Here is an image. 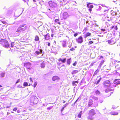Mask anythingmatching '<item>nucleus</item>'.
<instances>
[{
	"mask_svg": "<svg viewBox=\"0 0 120 120\" xmlns=\"http://www.w3.org/2000/svg\"><path fill=\"white\" fill-rule=\"evenodd\" d=\"M27 28V26L25 25H20L17 29L16 32L20 33L25 31Z\"/></svg>",
	"mask_w": 120,
	"mask_h": 120,
	"instance_id": "obj_1",
	"label": "nucleus"
},
{
	"mask_svg": "<svg viewBox=\"0 0 120 120\" xmlns=\"http://www.w3.org/2000/svg\"><path fill=\"white\" fill-rule=\"evenodd\" d=\"M96 114V112L93 109H92L90 110L89 113V116L87 118L88 120H92L94 119L93 116Z\"/></svg>",
	"mask_w": 120,
	"mask_h": 120,
	"instance_id": "obj_2",
	"label": "nucleus"
},
{
	"mask_svg": "<svg viewBox=\"0 0 120 120\" xmlns=\"http://www.w3.org/2000/svg\"><path fill=\"white\" fill-rule=\"evenodd\" d=\"M0 44L2 45L5 48H8L9 46L8 41L5 39L1 40L0 41Z\"/></svg>",
	"mask_w": 120,
	"mask_h": 120,
	"instance_id": "obj_3",
	"label": "nucleus"
},
{
	"mask_svg": "<svg viewBox=\"0 0 120 120\" xmlns=\"http://www.w3.org/2000/svg\"><path fill=\"white\" fill-rule=\"evenodd\" d=\"M48 4L49 6L51 7H55L57 6V4L56 2L50 1L49 2Z\"/></svg>",
	"mask_w": 120,
	"mask_h": 120,
	"instance_id": "obj_4",
	"label": "nucleus"
},
{
	"mask_svg": "<svg viewBox=\"0 0 120 120\" xmlns=\"http://www.w3.org/2000/svg\"><path fill=\"white\" fill-rule=\"evenodd\" d=\"M103 84L104 86L106 87L109 86L111 84L110 81L108 80L104 81Z\"/></svg>",
	"mask_w": 120,
	"mask_h": 120,
	"instance_id": "obj_5",
	"label": "nucleus"
},
{
	"mask_svg": "<svg viewBox=\"0 0 120 120\" xmlns=\"http://www.w3.org/2000/svg\"><path fill=\"white\" fill-rule=\"evenodd\" d=\"M91 3H88L87 5V6L88 8H89V11L91 12L92 11V10L91 9L93 8L94 7L93 5H91Z\"/></svg>",
	"mask_w": 120,
	"mask_h": 120,
	"instance_id": "obj_6",
	"label": "nucleus"
},
{
	"mask_svg": "<svg viewBox=\"0 0 120 120\" xmlns=\"http://www.w3.org/2000/svg\"><path fill=\"white\" fill-rule=\"evenodd\" d=\"M42 50L41 49H40L39 51H36L35 53V55L36 56H37L40 53L42 54L43 55L44 53V52H42Z\"/></svg>",
	"mask_w": 120,
	"mask_h": 120,
	"instance_id": "obj_7",
	"label": "nucleus"
},
{
	"mask_svg": "<svg viewBox=\"0 0 120 120\" xmlns=\"http://www.w3.org/2000/svg\"><path fill=\"white\" fill-rule=\"evenodd\" d=\"M76 41L79 43H81L83 41L82 37V36H80L78 39H76Z\"/></svg>",
	"mask_w": 120,
	"mask_h": 120,
	"instance_id": "obj_8",
	"label": "nucleus"
},
{
	"mask_svg": "<svg viewBox=\"0 0 120 120\" xmlns=\"http://www.w3.org/2000/svg\"><path fill=\"white\" fill-rule=\"evenodd\" d=\"M24 66L28 69L30 70L31 69V64L29 63H26L24 64Z\"/></svg>",
	"mask_w": 120,
	"mask_h": 120,
	"instance_id": "obj_9",
	"label": "nucleus"
},
{
	"mask_svg": "<svg viewBox=\"0 0 120 120\" xmlns=\"http://www.w3.org/2000/svg\"><path fill=\"white\" fill-rule=\"evenodd\" d=\"M69 16L68 15L67 12H64L63 14V18L64 19H66Z\"/></svg>",
	"mask_w": 120,
	"mask_h": 120,
	"instance_id": "obj_10",
	"label": "nucleus"
},
{
	"mask_svg": "<svg viewBox=\"0 0 120 120\" xmlns=\"http://www.w3.org/2000/svg\"><path fill=\"white\" fill-rule=\"evenodd\" d=\"M62 45L63 48H66L67 46V42L65 40H64L62 42Z\"/></svg>",
	"mask_w": 120,
	"mask_h": 120,
	"instance_id": "obj_11",
	"label": "nucleus"
},
{
	"mask_svg": "<svg viewBox=\"0 0 120 120\" xmlns=\"http://www.w3.org/2000/svg\"><path fill=\"white\" fill-rule=\"evenodd\" d=\"M114 83L116 84H120V79H116L114 81Z\"/></svg>",
	"mask_w": 120,
	"mask_h": 120,
	"instance_id": "obj_12",
	"label": "nucleus"
},
{
	"mask_svg": "<svg viewBox=\"0 0 120 120\" xmlns=\"http://www.w3.org/2000/svg\"><path fill=\"white\" fill-rule=\"evenodd\" d=\"M52 80L53 81H58L59 80L60 78L57 76H54L52 78Z\"/></svg>",
	"mask_w": 120,
	"mask_h": 120,
	"instance_id": "obj_13",
	"label": "nucleus"
},
{
	"mask_svg": "<svg viewBox=\"0 0 120 120\" xmlns=\"http://www.w3.org/2000/svg\"><path fill=\"white\" fill-rule=\"evenodd\" d=\"M68 103H66L65 104H64L63 105V107H62V109H61V112L63 111L64 108H65L68 105Z\"/></svg>",
	"mask_w": 120,
	"mask_h": 120,
	"instance_id": "obj_14",
	"label": "nucleus"
},
{
	"mask_svg": "<svg viewBox=\"0 0 120 120\" xmlns=\"http://www.w3.org/2000/svg\"><path fill=\"white\" fill-rule=\"evenodd\" d=\"M5 72H0V77L1 78H3L4 77Z\"/></svg>",
	"mask_w": 120,
	"mask_h": 120,
	"instance_id": "obj_15",
	"label": "nucleus"
},
{
	"mask_svg": "<svg viewBox=\"0 0 120 120\" xmlns=\"http://www.w3.org/2000/svg\"><path fill=\"white\" fill-rule=\"evenodd\" d=\"M45 39L46 40H48L50 36L49 35V34H47L46 35L44 36Z\"/></svg>",
	"mask_w": 120,
	"mask_h": 120,
	"instance_id": "obj_16",
	"label": "nucleus"
},
{
	"mask_svg": "<svg viewBox=\"0 0 120 120\" xmlns=\"http://www.w3.org/2000/svg\"><path fill=\"white\" fill-rule=\"evenodd\" d=\"M118 113L116 112H110V114L112 115H116L118 114Z\"/></svg>",
	"mask_w": 120,
	"mask_h": 120,
	"instance_id": "obj_17",
	"label": "nucleus"
},
{
	"mask_svg": "<svg viewBox=\"0 0 120 120\" xmlns=\"http://www.w3.org/2000/svg\"><path fill=\"white\" fill-rule=\"evenodd\" d=\"M58 60L59 61H61L63 63H65L66 61V59L65 58L64 59H62L61 58H60Z\"/></svg>",
	"mask_w": 120,
	"mask_h": 120,
	"instance_id": "obj_18",
	"label": "nucleus"
},
{
	"mask_svg": "<svg viewBox=\"0 0 120 120\" xmlns=\"http://www.w3.org/2000/svg\"><path fill=\"white\" fill-rule=\"evenodd\" d=\"M78 83V82L77 81H74L73 82L72 84L73 86H76Z\"/></svg>",
	"mask_w": 120,
	"mask_h": 120,
	"instance_id": "obj_19",
	"label": "nucleus"
},
{
	"mask_svg": "<svg viewBox=\"0 0 120 120\" xmlns=\"http://www.w3.org/2000/svg\"><path fill=\"white\" fill-rule=\"evenodd\" d=\"M93 101L92 100H89L88 105L89 106L91 105L93 103Z\"/></svg>",
	"mask_w": 120,
	"mask_h": 120,
	"instance_id": "obj_20",
	"label": "nucleus"
},
{
	"mask_svg": "<svg viewBox=\"0 0 120 120\" xmlns=\"http://www.w3.org/2000/svg\"><path fill=\"white\" fill-rule=\"evenodd\" d=\"M97 10V11H99L100 10L101 8V7L99 5H98L96 7Z\"/></svg>",
	"mask_w": 120,
	"mask_h": 120,
	"instance_id": "obj_21",
	"label": "nucleus"
},
{
	"mask_svg": "<svg viewBox=\"0 0 120 120\" xmlns=\"http://www.w3.org/2000/svg\"><path fill=\"white\" fill-rule=\"evenodd\" d=\"M78 70H74L72 71L71 72V74L72 75L75 74L76 73L78 72Z\"/></svg>",
	"mask_w": 120,
	"mask_h": 120,
	"instance_id": "obj_22",
	"label": "nucleus"
},
{
	"mask_svg": "<svg viewBox=\"0 0 120 120\" xmlns=\"http://www.w3.org/2000/svg\"><path fill=\"white\" fill-rule=\"evenodd\" d=\"M91 34V33H87L86 34H85L84 35V37L85 38H86L87 37L89 36Z\"/></svg>",
	"mask_w": 120,
	"mask_h": 120,
	"instance_id": "obj_23",
	"label": "nucleus"
},
{
	"mask_svg": "<svg viewBox=\"0 0 120 120\" xmlns=\"http://www.w3.org/2000/svg\"><path fill=\"white\" fill-rule=\"evenodd\" d=\"M45 66V62H43L41 64V67L42 68H44Z\"/></svg>",
	"mask_w": 120,
	"mask_h": 120,
	"instance_id": "obj_24",
	"label": "nucleus"
},
{
	"mask_svg": "<svg viewBox=\"0 0 120 120\" xmlns=\"http://www.w3.org/2000/svg\"><path fill=\"white\" fill-rule=\"evenodd\" d=\"M104 63V61H101L100 64L99 66L98 67V69H100L101 67V65L103 64Z\"/></svg>",
	"mask_w": 120,
	"mask_h": 120,
	"instance_id": "obj_25",
	"label": "nucleus"
},
{
	"mask_svg": "<svg viewBox=\"0 0 120 120\" xmlns=\"http://www.w3.org/2000/svg\"><path fill=\"white\" fill-rule=\"evenodd\" d=\"M71 58H70L68 59L67 61V64H70L71 62Z\"/></svg>",
	"mask_w": 120,
	"mask_h": 120,
	"instance_id": "obj_26",
	"label": "nucleus"
},
{
	"mask_svg": "<svg viewBox=\"0 0 120 120\" xmlns=\"http://www.w3.org/2000/svg\"><path fill=\"white\" fill-rule=\"evenodd\" d=\"M59 18H58V19H55V22H56L58 24H60V23L59 21Z\"/></svg>",
	"mask_w": 120,
	"mask_h": 120,
	"instance_id": "obj_27",
	"label": "nucleus"
},
{
	"mask_svg": "<svg viewBox=\"0 0 120 120\" xmlns=\"http://www.w3.org/2000/svg\"><path fill=\"white\" fill-rule=\"evenodd\" d=\"M99 69H98L94 72V75H96L97 73H98V72L99 71Z\"/></svg>",
	"mask_w": 120,
	"mask_h": 120,
	"instance_id": "obj_28",
	"label": "nucleus"
},
{
	"mask_svg": "<svg viewBox=\"0 0 120 120\" xmlns=\"http://www.w3.org/2000/svg\"><path fill=\"white\" fill-rule=\"evenodd\" d=\"M28 83L26 82H24L23 84V86H28Z\"/></svg>",
	"mask_w": 120,
	"mask_h": 120,
	"instance_id": "obj_29",
	"label": "nucleus"
},
{
	"mask_svg": "<svg viewBox=\"0 0 120 120\" xmlns=\"http://www.w3.org/2000/svg\"><path fill=\"white\" fill-rule=\"evenodd\" d=\"M39 40V37L38 36H36L35 37V40L36 41H38Z\"/></svg>",
	"mask_w": 120,
	"mask_h": 120,
	"instance_id": "obj_30",
	"label": "nucleus"
},
{
	"mask_svg": "<svg viewBox=\"0 0 120 120\" xmlns=\"http://www.w3.org/2000/svg\"><path fill=\"white\" fill-rule=\"evenodd\" d=\"M92 98L94 101H97L98 100V98L95 96H93Z\"/></svg>",
	"mask_w": 120,
	"mask_h": 120,
	"instance_id": "obj_31",
	"label": "nucleus"
},
{
	"mask_svg": "<svg viewBox=\"0 0 120 120\" xmlns=\"http://www.w3.org/2000/svg\"><path fill=\"white\" fill-rule=\"evenodd\" d=\"M112 15H116L117 14V13L116 12H113L111 13Z\"/></svg>",
	"mask_w": 120,
	"mask_h": 120,
	"instance_id": "obj_32",
	"label": "nucleus"
},
{
	"mask_svg": "<svg viewBox=\"0 0 120 120\" xmlns=\"http://www.w3.org/2000/svg\"><path fill=\"white\" fill-rule=\"evenodd\" d=\"M72 45V43L71 42H69L68 44V47L69 48H70L71 47Z\"/></svg>",
	"mask_w": 120,
	"mask_h": 120,
	"instance_id": "obj_33",
	"label": "nucleus"
},
{
	"mask_svg": "<svg viewBox=\"0 0 120 120\" xmlns=\"http://www.w3.org/2000/svg\"><path fill=\"white\" fill-rule=\"evenodd\" d=\"M95 93L97 95H99L100 93L99 91L97 90L96 91Z\"/></svg>",
	"mask_w": 120,
	"mask_h": 120,
	"instance_id": "obj_34",
	"label": "nucleus"
},
{
	"mask_svg": "<svg viewBox=\"0 0 120 120\" xmlns=\"http://www.w3.org/2000/svg\"><path fill=\"white\" fill-rule=\"evenodd\" d=\"M101 78H100L98 80V81L96 83L97 84H98L100 82V81L101 80Z\"/></svg>",
	"mask_w": 120,
	"mask_h": 120,
	"instance_id": "obj_35",
	"label": "nucleus"
},
{
	"mask_svg": "<svg viewBox=\"0 0 120 120\" xmlns=\"http://www.w3.org/2000/svg\"><path fill=\"white\" fill-rule=\"evenodd\" d=\"M109 90L110 91H111L112 90V89H107L106 90H105V92H106V93L108 92H109Z\"/></svg>",
	"mask_w": 120,
	"mask_h": 120,
	"instance_id": "obj_36",
	"label": "nucleus"
},
{
	"mask_svg": "<svg viewBox=\"0 0 120 120\" xmlns=\"http://www.w3.org/2000/svg\"><path fill=\"white\" fill-rule=\"evenodd\" d=\"M14 42H11V46L12 47H13L14 46Z\"/></svg>",
	"mask_w": 120,
	"mask_h": 120,
	"instance_id": "obj_37",
	"label": "nucleus"
},
{
	"mask_svg": "<svg viewBox=\"0 0 120 120\" xmlns=\"http://www.w3.org/2000/svg\"><path fill=\"white\" fill-rule=\"evenodd\" d=\"M37 82H35L34 83V88H35L36 87L37 85Z\"/></svg>",
	"mask_w": 120,
	"mask_h": 120,
	"instance_id": "obj_38",
	"label": "nucleus"
},
{
	"mask_svg": "<svg viewBox=\"0 0 120 120\" xmlns=\"http://www.w3.org/2000/svg\"><path fill=\"white\" fill-rule=\"evenodd\" d=\"M93 43V42L92 41H89L88 45H90V44H91Z\"/></svg>",
	"mask_w": 120,
	"mask_h": 120,
	"instance_id": "obj_39",
	"label": "nucleus"
},
{
	"mask_svg": "<svg viewBox=\"0 0 120 120\" xmlns=\"http://www.w3.org/2000/svg\"><path fill=\"white\" fill-rule=\"evenodd\" d=\"M53 107V106H51L50 107H49L47 108V109L48 110H50L52 109Z\"/></svg>",
	"mask_w": 120,
	"mask_h": 120,
	"instance_id": "obj_40",
	"label": "nucleus"
},
{
	"mask_svg": "<svg viewBox=\"0 0 120 120\" xmlns=\"http://www.w3.org/2000/svg\"><path fill=\"white\" fill-rule=\"evenodd\" d=\"M20 58V60L21 61L23 60H24V58L23 57H21Z\"/></svg>",
	"mask_w": 120,
	"mask_h": 120,
	"instance_id": "obj_41",
	"label": "nucleus"
},
{
	"mask_svg": "<svg viewBox=\"0 0 120 120\" xmlns=\"http://www.w3.org/2000/svg\"><path fill=\"white\" fill-rule=\"evenodd\" d=\"M17 110V108H15L13 109V110L14 111H16Z\"/></svg>",
	"mask_w": 120,
	"mask_h": 120,
	"instance_id": "obj_42",
	"label": "nucleus"
},
{
	"mask_svg": "<svg viewBox=\"0 0 120 120\" xmlns=\"http://www.w3.org/2000/svg\"><path fill=\"white\" fill-rule=\"evenodd\" d=\"M17 87H19V88H22V86L20 85H19L17 86Z\"/></svg>",
	"mask_w": 120,
	"mask_h": 120,
	"instance_id": "obj_43",
	"label": "nucleus"
},
{
	"mask_svg": "<svg viewBox=\"0 0 120 120\" xmlns=\"http://www.w3.org/2000/svg\"><path fill=\"white\" fill-rule=\"evenodd\" d=\"M29 0H22L23 1L25 2H26V3H28Z\"/></svg>",
	"mask_w": 120,
	"mask_h": 120,
	"instance_id": "obj_44",
	"label": "nucleus"
},
{
	"mask_svg": "<svg viewBox=\"0 0 120 120\" xmlns=\"http://www.w3.org/2000/svg\"><path fill=\"white\" fill-rule=\"evenodd\" d=\"M20 79H19L16 82V84H17L18 83V82H20Z\"/></svg>",
	"mask_w": 120,
	"mask_h": 120,
	"instance_id": "obj_45",
	"label": "nucleus"
},
{
	"mask_svg": "<svg viewBox=\"0 0 120 120\" xmlns=\"http://www.w3.org/2000/svg\"><path fill=\"white\" fill-rule=\"evenodd\" d=\"M81 115L80 114H79L78 115V117L80 118L81 117Z\"/></svg>",
	"mask_w": 120,
	"mask_h": 120,
	"instance_id": "obj_46",
	"label": "nucleus"
},
{
	"mask_svg": "<svg viewBox=\"0 0 120 120\" xmlns=\"http://www.w3.org/2000/svg\"><path fill=\"white\" fill-rule=\"evenodd\" d=\"M77 63V62L76 61H75V63H73V66H75L76 65Z\"/></svg>",
	"mask_w": 120,
	"mask_h": 120,
	"instance_id": "obj_47",
	"label": "nucleus"
},
{
	"mask_svg": "<svg viewBox=\"0 0 120 120\" xmlns=\"http://www.w3.org/2000/svg\"><path fill=\"white\" fill-rule=\"evenodd\" d=\"M108 42L109 44H111V41L110 40H109L108 41Z\"/></svg>",
	"mask_w": 120,
	"mask_h": 120,
	"instance_id": "obj_48",
	"label": "nucleus"
},
{
	"mask_svg": "<svg viewBox=\"0 0 120 120\" xmlns=\"http://www.w3.org/2000/svg\"><path fill=\"white\" fill-rule=\"evenodd\" d=\"M103 100H99V101L100 103H102L103 102Z\"/></svg>",
	"mask_w": 120,
	"mask_h": 120,
	"instance_id": "obj_49",
	"label": "nucleus"
},
{
	"mask_svg": "<svg viewBox=\"0 0 120 120\" xmlns=\"http://www.w3.org/2000/svg\"><path fill=\"white\" fill-rule=\"evenodd\" d=\"M108 10V9L105 10H104V12L106 13L107 12V11Z\"/></svg>",
	"mask_w": 120,
	"mask_h": 120,
	"instance_id": "obj_50",
	"label": "nucleus"
},
{
	"mask_svg": "<svg viewBox=\"0 0 120 120\" xmlns=\"http://www.w3.org/2000/svg\"><path fill=\"white\" fill-rule=\"evenodd\" d=\"M78 35V34L77 33H76L74 35V36L75 37H76V36Z\"/></svg>",
	"mask_w": 120,
	"mask_h": 120,
	"instance_id": "obj_51",
	"label": "nucleus"
},
{
	"mask_svg": "<svg viewBox=\"0 0 120 120\" xmlns=\"http://www.w3.org/2000/svg\"><path fill=\"white\" fill-rule=\"evenodd\" d=\"M2 22L5 24H6V22L4 21H2Z\"/></svg>",
	"mask_w": 120,
	"mask_h": 120,
	"instance_id": "obj_52",
	"label": "nucleus"
},
{
	"mask_svg": "<svg viewBox=\"0 0 120 120\" xmlns=\"http://www.w3.org/2000/svg\"><path fill=\"white\" fill-rule=\"evenodd\" d=\"M44 3V1H42V0L40 2V3Z\"/></svg>",
	"mask_w": 120,
	"mask_h": 120,
	"instance_id": "obj_53",
	"label": "nucleus"
},
{
	"mask_svg": "<svg viewBox=\"0 0 120 120\" xmlns=\"http://www.w3.org/2000/svg\"><path fill=\"white\" fill-rule=\"evenodd\" d=\"M30 81L31 82H33V80H32V78H30Z\"/></svg>",
	"mask_w": 120,
	"mask_h": 120,
	"instance_id": "obj_54",
	"label": "nucleus"
},
{
	"mask_svg": "<svg viewBox=\"0 0 120 120\" xmlns=\"http://www.w3.org/2000/svg\"><path fill=\"white\" fill-rule=\"evenodd\" d=\"M75 49L73 48H72L70 49V50L71 51H73Z\"/></svg>",
	"mask_w": 120,
	"mask_h": 120,
	"instance_id": "obj_55",
	"label": "nucleus"
},
{
	"mask_svg": "<svg viewBox=\"0 0 120 120\" xmlns=\"http://www.w3.org/2000/svg\"><path fill=\"white\" fill-rule=\"evenodd\" d=\"M101 30L102 31H104L105 30V29H101Z\"/></svg>",
	"mask_w": 120,
	"mask_h": 120,
	"instance_id": "obj_56",
	"label": "nucleus"
},
{
	"mask_svg": "<svg viewBox=\"0 0 120 120\" xmlns=\"http://www.w3.org/2000/svg\"><path fill=\"white\" fill-rule=\"evenodd\" d=\"M99 57H100V59H101L103 58V57L102 56H99Z\"/></svg>",
	"mask_w": 120,
	"mask_h": 120,
	"instance_id": "obj_57",
	"label": "nucleus"
},
{
	"mask_svg": "<svg viewBox=\"0 0 120 120\" xmlns=\"http://www.w3.org/2000/svg\"><path fill=\"white\" fill-rule=\"evenodd\" d=\"M82 111H81L80 112L79 114H80L81 115H82Z\"/></svg>",
	"mask_w": 120,
	"mask_h": 120,
	"instance_id": "obj_58",
	"label": "nucleus"
},
{
	"mask_svg": "<svg viewBox=\"0 0 120 120\" xmlns=\"http://www.w3.org/2000/svg\"><path fill=\"white\" fill-rule=\"evenodd\" d=\"M112 108L113 109H114L115 108H115V106L114 105L113 106Z\"/></svg>",
	"mask_w": 120,
	"mask_h": 120,
	"instance_id": "obj_59",
	"label": "nucleus"
},
{
	"mask_svg": "<svg viewBox=\"0 0 120 120\" xmlns=\"http://www.w3.org/2000/svg\"><path fill=\"white\" fill-rule=\"evenodd\" d=\"M17 112L18 113H19L20 112V111L19 110H17Z\"/></svg>",
	"mask_w": 120,
	"mask_h": 120,
	"instance_id": "obj_60",
	"label": "nucleus"
},
{
	"mask_svg": "<svg viewBox=\"0 0 120 120\" xmlns=\"http://www.w3.org/2000/svg\"><path fill=\"white\" fill-rule=\"evenodd\" d=\"M50 43H48V45L49 46H50Z\"/></svg>",
	"mask_w": 120,
	"mask_h": 120,
	"instance_id": "obj_61",
	"label": "nucleus"
},
{
	"mask_svg": "<svg viewBox=\"0 0 120 120\" xmlns=\"http://www.w3.org/2000/svg\"><path fill=\"white\" fill-rule=\"evenodd\" d=\"M115 28H116V30L117 29V26H115Z\"/></svg>",
	"mask_w": 120,
	"mask_h": 120,
	"instance_id": "obj_62",
	"label": "nucleus"
},
{
	"mask_svg": "<svg viewBox=\"0 0 120 120\" xmlns=\"http://www.w3.org/2000/svg\"><path fill=\"white\" fill-rule=\"evenodd\" d=\"M66 102V101H63V103H64L65 102Z\"/></svg>",
	"mask_w": 120,
	"mask_h": 120,
	"instance_id": "obj_63",
	"label": "nucleus"
},
{
	"mask_svg": "<svg viewBox=\"0 0 120 120\" xmlns=\"http://www.w3.org/2000/svg\"><path fill=\"white\" fill-rule=\"evenodd\" d=\"M53 34H52L51 35V37H53Z\"/></svg>",
	"mask_w": 120,
	"mask_h": 120,
	"instance_id": "obj_64",
	"label": "nucleus"
}]
</instances>
